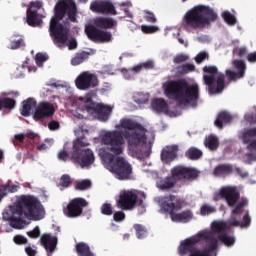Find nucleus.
Segmentation results:
<instances>
[{"mask_svg": "<svg viewBox=\"0 0 256 256\" xmlns=\"http://www.w3.org/2000/svg\"><path fill=\"white\" fill-rule=\"evenodd\" d=\"M26 235H28L30 239H39V237H41V229H39V226H35L33 230L26 232Z\"/></svg>", "mask_w": 256, "mask_h": 256, "instance_id": "nucleus-46", "label": "nucleus"}, {"mask_svg": "<svg viewBox=\"0 0 256 256\" xmlns=\"http://www.w3.org/2000/svg\"><path fill=\"white\" fill-rule=\"evenodd\" d=\"M144 19L148 23H157V18L155 17V14L149 10L144 11Z\"/></svg>", "mask_w": 256, "mask_h": 256, "instance_id": "nucleus-51", "label": "nucleus"}, {"mask_svg": "<svg viewBox=\"0 0 256 256\" xmlns=\"http://www.w3.org/2000/svg\"><path fill=\"white\" fill-rule=\"evenodd\" d=\"M134 229L136 231V237L138 239H145L147 237V228L141 224H135Z\"/></svg>", "mask_w": 256, "mask_h": 256, "instance_id": "nucleus-43", "label": "nucleus"}, {"mask_svg": "<svg viewBox=\"0 0 256 256\" xmlns=\"http://www.w3.org/2000/svg\"><path fill=\"white\" fill-rule=\"evenodd\" d=\"M152 109L156 113H168L169 112V104L163 98H156L152 100Z\"/></svg>", "mask_w": 256, "mask_h": 256, "instance_id": "nucleus-30", "label": "nucleus"}, {"mask_svg": "<svg viewBox=\"0 0 256 256\" xmlns=\"http://www.w3.org/2000/svg\"><path fill=\"white\" fill-rule=\"evenodd\" d=\"M212 233L215 237V235H218V240L221 241V243H224L226 247H233L235 245V235L233 234H227V231H229V226L227 225V222L225 221H214L211 226Z\"/></svg>", "mask_w": 256, "mask_h": 256, "instance_id": "nucleus-14", "label": "nucleus"}, {"mask_svg": "<svg viewBox=\"0 0 256 256\" xmlns=\"http://www.w3.org/2000/svg\"><path fill=\"white\" fill-rule=\"evenodd\" d=\"M102 143L106 145L108 151L113 155H122L124 151L123 145H125V136L123 132L119 130L107 131L102 136Z\"/></svg>", "mask_w": 256, "mask_h": 256, "instance_id": "nucleus-10", "label": "nucleus"}, {"mask_svg": "<svg viewBox=\"0 0 256 256\" xmlns=\"http://www.w3.org/2000/svg\"><path fill=\"white\" fill-rule=\"evenodd\" d=\"M113 219L116 223H121V221H125V212L117 211L113 214Z\"/></svg>", "mask_w": 256, "mask_h": 256, "instance_id": "nucleus-56", "label": "nucleus"}, {"mask_svg": "<svg viewBox=\"0 0 256 256\" xmlns=\"http://www.w3.org/2000/svg\"><path fill=\"white\" fill-rule=\"evenodd\" d=\"M90 9L94 13H101L102 15H117V10L112 2L106 0H96L90 4Z\"/></svg>", "mask_w": 256, "mask_h": 256, "instance_id": "nucleus-21", "label": "nucleus"}, {"mask_svg": "<svg viewBox=\"0 0 256 256\" xmlns=\"http://www.w3.org/2000/svg\"><path fill=\"white\" fill-rule=\"evenodd\" d=\"M185 157L190 159V161H197L203 157V151H201L199 148L191 147L185 152Z\"/></svg>", "mask_w": 256, "mask_h": 256, "instance_id": "nucleus-37", "label": "nucleus"}, {"mask_svg": "<svg viewBox=\"0 0 256 256\" xmlns=\"http://www.w3.org/2000/svg\"><path fill=\"white\" fill-rule=\"evenodd\" d=\"M84 107L87 113L93 115L98 121L106 123L113 113V108L105 104H97L91 97L84 98Z\"/></svg>", "mask_w": 256, "mask_h": 256, "instance_id": "nucleus-11", "label": "nucleus"}, {"mask_svg": "<svg viewBox=\"0 0 256 256\" xmlns=\"http://www.w3.org/2000/svg\"><path fill=\"white\" fill-rule=\"evenodd\" d=\"M200 11L202 13V17H205V19H207L208 21L207 25H210V23H215V21H217V12H214L213 9H211L209 6H200Z\"/></svg>", "mask_w": 256, "mask_h": 256, "instance_id": "nucleus-32", "label": "nucleus"}, {"mask_svg": "<svg viewBox=\"0 0 256 256\" xmlns=\"http://www.w3.org/2000/svg\"><path fill=\"white\" fill-rule=\"evenodd\" d=\"M75 83L77 89H80L81 91H87V89L97 87L99 82L97 80V76L94 74L83 72L77 77Z\"/></svg>", "mask_w": 256, "mask_h": 256, "instance_id": "nucleus-20", "label": "nucleus"}, {"mask_svg": "<svg viewBox=\"0 0 256 256\" xmlns=\"http://www.w3.org/2000/svg\"><path fill=\"white\" fill-rule=\"evenodd\" d=\"M234 169L236 171V175H238V177H241V179H247V177H249V172L244 171L240 167H235Z\"/></svg>", "mask_w": 256, "mask_h": 256, "instance_id": "nucleus-58", "label": "nucleus"}, {"mask_svg": "<svg viewBox=\"0 0 256 256\" xmlns=\"http://www.w3.org/2000/svg\"><path fill=\"white\" fill-rule=\"evenodd\" d=\"M208 20L201 12V6H196L186 12L184 16V27L187 29H205Z\"/></svg>", "mask_w": 256, "mask_h": 256, "instance_id": "nucleus-12", "label": "nucleus"}, {"mask_svg": "<svg viewBox=\"0 0 256 256\" xmlns=\"http://www.w3.org/2000/svg\"><path fill=\"white\" fill-rule=\"evenodd\" d=\"M154 201L159 205L160 213L170 215L172 221H176L177 223H189V221L193 219V212H191V210H185L177 214V211L183 209L185 201L176 195L169 194L166 196H158Z\"/></svg>", "mask_w": 256, "mask_h": 256, "instance_id": "nucleus-4", "label": "nucleus"}, {"mask_svg": "<svg viewBox=\"0 0 256 256\" xmlns=\"http://www.w3.org/2000/svg\"><path fill=\"white\" fill-rule=\"evenodd\" d=\"M206 59H209V54L205 51H202L198 53L197 56L195 57V62L198 65H201V63H203V61H205Z\"/></svg>", "mask_w": 256, "mask_h": 256, "instance_id": "nucleus-54", "label": "nucleus"}, {"mask_svg": "<svg viewBox=\"0 0 256 256\" xmlns=\"http://www.w3.org/2000/svg\"><path fill=\"white\" fill-rule=\"evenodd\" d=\"M222 18L230 26H233V25L237 24V18H235V15L231 14V12H229V11L223 12L222 13Z\"/></svg>", "mask_w": 256, "mask_h": 256, "instance_id": "nucleus-44", "label": "nucleus"}, {"mask_svg": "<svg viewBox=\"0 0 256 256\" xmlns=\"http://www.w3.org/2000/svg\"><path fill=\"white\" fill-rule=\"evenodd\" d=\"M25 252L28 256H35L37 255V250L33 249L31 246L25 248Z\"/></svg>", "mask_w": 256, "mask_h": 256, "instance_id": "nucleus-63", "label": "nucleus"}, {"mask_svg": "<svg viewBox=\"0 0 256 256\" xmlns=\"http://www.w3.org/2000/svg\"><path fill=\"white\" fill-rule=\"evenodd\" d=\"M256 137V127L245 128L239 132V139H241L244 145H249L250 142L254 141Z\"/></svg>", "mask_w": 256, "mask_h": 256, "instance_id": "nucleus-27", "label": "nucleus"}, {"mask_svg": "<svg viewBox=\"0 0 256 256\" xmlns=\"http://www.w3.org/2000/svg\"><path fill=\"white\" fill-rule=\"evenodd\" d=\"M177 185V181L171 176H167L166 178L160 180L158 187L161 189V191H169V189H173Z\"/></svg>", "mask_w": 256, "mask_h": 256, "instance_id": "nucleus-33", "label": "nucleus"}, {"mask_svg": "<svg viewBox=\"0 0 256 256\" xmlns=\"http://www.w3.org/2000/svg\"><path fill=\"white\" fill-rule=\"evenodd\" d=\"M71 183H72L71 176H69L67 174H64L61 176L60 182H59L60 187L67 188V187H69V185H71Z\"/></svg>", "mask_w": 256, "mask_h": 256, "instance_id": "nucleus-47", "label": "nucleus"}, {"mask_svg": "<svg viewBox=\"0 0 256 256\" xmlns=\"http://www.w3.org/2000/svg\"><path fill=\"white\" fill-rule=\"evenodd\" d=\"M164 93L168 99L177 101L179 105H197L199 101V85L189 84L185 79L171 80L164 84Z\"/></svg>", "mask_w": 256, "mask_h": 256, "instance_id": "nucleus-3", "label": "nucleus"}, {"mask_svg": "<svg viewBox=\"0 0 256 256\" xmlns=\"http://www.w3.org/2000/svg\"><path fill=\"white\" fill-rule=\"evenodd\" d=\"M247 61L249 63H256V52L249 53L247 55Z\"/></svg>", "mask_w": 256, "mask_h": 256, "instance_id": "nucleus-64", "label": "nucleus"}, {"mask_svg": "<svg viewBox=\"0 0 256 256\" xmlns=\"http://www.w3.org/2000/svg\"><path fill=\"white\" fill-rule=\"evenodd\" d=\"M89 55H91L89 52H79L71 59V65L77 66L81 65L83 61H86V59H89Z\"/></svg>", "mask_w": 256, "mask_h": 256, "instance_id": "nucleus-39", "label": "nucleus"}, {"mask_svg": "<svg viewBox=\"0 0 256 256\" xmlns=\"http://www.w3.org/2000/svg\"><path fill=\"white\" fill-rule=\"evenodd\" d=\"M89 143L83 142V139L78 138L73 142V151L71 154V159L74 163H78L82 168L91 167L95 163V154L91 149H83V147H88Z\"/></svg>", "mask_w": 256, "mask_h": 256, "instance_id": "nucleus-9", "label": "nucleus"}, {"mask_svg": "<svg viewBox=\"0 0 256 256\" xmlns=\"http://www.w3.org/2000/svg\"><path fill=\"white\" fill-rule=\"evenodd\" d=\"M55 115V106L51 102H40L33 114L34 121H43Z\"/></svg>", "mask_w": 256, "mask_h": 256, "instance_id": "nucleus-19", "label": "nucleus"}, {"mask_svg": "<svg viewBox=\"0 0 256 256\" xmlns=\"http://www.w3.org/2000/svg\"><path fill=\"white\" fill-rule=\"evenodd\" d=\"M172 177L177 181H195L199 178V172L195 168L177 165L171 169Z\"/></svg>", "mask_w": 256, "mask_h": 256, "instance_id": "nucleus-18", "label": "nucleus"}, {"mask_svg": "<svg viewBox=\"0 0 256 256\" xmlns=\"http://www.w3.org/2000/svg\"><path fill=\"white\" fill-rule=\"evenodd\" d=\"M231 121H233V116H231V114H229L228 112L222 111L218 114L214 125L218 129H223V125H227L231 123Z\"/></svg>", "mask_w": 256, "mask_h": 256, "instance_id": "nucleus-31", "label": "nucleus"}, {"mask_svg": "<svg viewBox=\"0 0 256 256\" xmlns=\"http://www.w3.org/2000/svg\"><path fill=\"white\" fill-rule=\"evenodd\" d=\"M235 168L233 164H219L213 170L214 177H227L228 175H232Z\"/></svg>", "mask_w": 256, "mask_h": 256, "instance_id": "nucleus-26", "label": "nucleus"}, {"mask_svg": "<svg viewBox=\"0 0 256 256\" xmlns=\"http://www.w3.org/2000/svg\"><path fill=\"white\" fill-rule=\"evenodd\" d=\"M225 199L228 207H235L241 199V193L237 186H223L219 192L213 195V201H221Z\"/></svg>", "mask_w": 256, "mask_h": 256, "instance_id": "nucleus-13", "label": "nucleus"}, {"mask_svg": "<svg viewBox=\"0 0 256 256\" xmlns=\"http://www.w3.org/2000/svg\"><path fill=\"white\" fill-rule=\"evenodd\" d=\"M141 31L144 32L146 35H149L151 33H157V31H159V28L157 26L142 25Z\"/></svg>", "mask_w": 256, "mask_h": 256, "instance_id": "nucleus-53", "label": "nucleus"}, {"mask_svg": "<svg viewBox=\"0 0 256 256\" xmlns=\"http://www.w3.org/2000/svg\"><path fill=\"white\" fill-rule=\"evenodd\" d=\"M249 225H251V216L245 214L242 218V223H240V227L243 229L244 227H249Z\"/></svg>", "mask_w": 256, "mask_h": 256, "instance_id": "nucleus-57", "label": "nucleus"}, {"mask_svg": "<svg viewBox=\"0 0 256 256\" xmlns=\"http://www.w3.org/2000/svg\"><path fill=\"white\" fill-rule=\"evenodd\" d=\"M67 15L69 21L77 23V4L74 0H59L54 7V16L50 20L49 33L54 45L63 47L69 41V28L59 21Z\"/></svg>", "mask_w": 256, "mask_h": 256, "instance_id": "nucleus-2", "label": "nucleus"}, {"mask_svg": "<svg viewBox=\"0 0 256 256\" xmlns=\"http://www.w3.org/2000/svg\"><path fill=\"white\" fill-rule=\"evenodd\" d=\"M40 243L42 247H44L47 256H53V253H55V250L57 249L58 239L57 236L44 233L40 237Z\"/></svg>", "mask_w": 256, "mask_h": 256, "instance_id": "nucleus-24", "label": "nucleus"}, {"mask_svg": "<svg viewBox=\"0 0 256 256\" xmlns=\"http://www.w3.org/2000/svg\"><path fill=\"white\" fill-rule=\"evenodd\" d=\"M204 145L210 151H217V149H219V137H217L215 135L208 136L205 139Z\"/></svg>", "mask_w": 256, "mask_h": 256, "instance_id": "nucleus-36", "label": "nucleus"}, {"mask_svg": "<svg viewBox=\"0 0 256 256\" xmlns=\"http://www.w3.org/2000/svg\"><path fill=\"white\" fill-rule=\"evenodd\" d=\"M117 27V21L113 18L97 17L94 19V25L85 27V33L94 43H109L113 39L111 32L103 31L101 29H113Z\"/></svg>", "mask_w": 256, "mask_h": 256, "instance_id": "nucleus-6", "label": "nucleus"}, {"mask_svg": "<svg viewBox=\"0 0 256 256\" xmlns=\"http://www.w3.org/2000/svg\"><path fill=\"white\" fill-rule=\"evenodd\" d=\"M202 240L203 233H198L195 236L185 239L178 247V255L185 256L187 253H191V251L195 250V245H197V243H201Z\"/></svg>", "mask_w": 256, "mask_h": 256, "instance_id": "nucleus-22", "label": "nucleus"}, {"mask_svg": "<svg viewBox=\"0 0 256 256\" xmlns=\"http://www.w3.org/2000/svg\"><path fill=\"white\" fill-rule=\"evenodd\" d=\"M186 61H189V56L186 54H178L173 59L175 65H181V63H185Z\"/></svg>", "mask_w": 256, "mask_h": 256, "instance_id": "nucleus-48", "label": "nucleus"}, {"mask_svg": "<svg viewBox=\"0 0 256 256\" xmlns=\"http://www.w3.org/2000/svg\"><path fill=\"white\" fill-rule=\"evenodd\" d=\"M15 105H17V102L15 99L12 98H0V111L2 109H15Z\"/></svg>", "mask_w": 256, "mask_h": 256, "instance_id": "nucleus-40", "label": "nucleus"}, {"mask_svg": "<svg viewBox=\"0 0 256 256\" xmlns=\"http://www.w3.org/2000/svg\"><path fill=\"white\" fill-rule=\"evenodd\" d=\"M101 213L102 215H107V216L113 215V206H111V204L109 203H104L101 206Z\"/></svg>", "mask_w": 256, "mask_h": 256, "instance_id": "nucleus-49", "label": "nucleus"}, {"mask_svg": "<svg viewBox=\"0 0 256 256\" xmlns=\"http://www.w3.org/2000/svg\"><path fill=\"white\" fill-rule=\"evenodd\" d=\"M13 241L16 245H27V238L23 235L14 236Z\"/></svg>", "mask_w": 256, "mask_h": 256, "instance_id": "nucleus-55", "label": "nucleus"}, {"mask_svg": "<svg viewBox=\"0 0 256 256\" xmlns=\"http://www.w3.org/2000/svg\"><path fill=\"white\" fill-rule=\"evenodd\" d=\"M247 205H249V200L247 198H242L241 201L232 210V215H241Z\"/></svg>", "mask_w": 256, "mask_h": 256, "instance_id": "nucleus-41", "label": "nucleus"}, {"mask_svg": "<svg viewBox=\"0 0 256 256\" xmlns=\"http://www.w3.org/2000/svg\"><path fill=\"white\" fill-rule=\"evenodd\" d=\"M102 161L111 173L119 179V181H127V179H131V175H133V167L129 162L121 157L115 156L113 153L106 152L102 155Z\"/></svg>", "mask_w": 256, "mask_h": 256, "instance_id": "nucleus-7", "label": "nucleus"}, {"mask_svg": "<svg viewBox=\"0 0 256 256\" xmlns=\"http://www.w3.org/2000/svg\"><path fill=\"white\" fill-rule=\"evenodd\" d=\"M196 67L194 64L191 63H185L180 66H177L175 68L176 74L179 76L188 75V73H193L195 71Z\"/></svg>", "mask_w": 256, "mask_h": 256, "instance_id": "nucleus-35", "label": "nucleus"}, {"mask_svg": "<svg viewBox=\"0 0 256 256\" xmlns=\"http://www.w3.org/2000/svg\"><path fill=\"white\" fill-rule=\"evenodd\" d=\"M137 205H139V207L143 205V200L139 199L137 193L133 191H124L119 195L117 207L122 209V211H131L135 209Z\"/></svg>", "mask_w": 256, "mask_h": 256, "instance_id": "nucleus-15", "label": "nucleus"}, {"mask_svg": "<svg viewBox=\"0 0 256 256\" xmlns=\"http://www.w3.org/2000/svg\"><path fill=\"white\" fill-rule=\"evenodd\" d=\"M120 126L125 131L122 132L124 139L128 143L129 149L139 153L143 145H147V135L145 134V128L139 122H135L129 118L120 120Z\"/></svg>", "mask_w": 256, "mask_h": 256, "instance_id": "nucleus-5", "label": "nucleus"}, {"mask_svg": "<svg viewBox=\"0 0 256 256\" xmlns=\"http://www.w3.org/2000/svg\"><path fill=\"white\" fill-rule=\"evenodd\" d=\"M89 205V202L85 198H74L72 199L66 207H63V214L69 219H77L83 215V209Z\"/></svg>", "mask_w": 256, "mask_h": 256, "instance_id": "nucleus-16", "label": "nucleus"}, {"mask_svg": "<svg viewBox=\"0 0 256 256\" xmlns=\"http://www.w3.org/2000/svg\"><path fill=\"white\" fill-rule=\"evenodd\" d=\"M27 23L30 27H39L41 19L37 16V10H27Z\"/></svg>", "mask_w": 256, "mask_h": 256, "instance_id": "nucleus-34", "label": "nucleus"}, {"mask_svg": "<svg viewBox=\"0 0 256 256\" xmlns=\"http://www.w3.org/2000/svg\"><path fill=\"white\" fill-rule=\"evenodd\" d=\"M203 71V81L208 87V92L210 95H220L225 90V75L219 72L217 66H204Z\"/></svg>", "mask_w": 256, "mask_h": 256, "instance_id": "nucleus-8", "label": "nucleus"}, {"mask_svg": "<svg viewBox=\"0 0 256 256\" xmlns=\"http://www.w3.org/2000/svg\"><path fill=\"white\" fill-rule=\"evenodd\" d=\"M34 221H41L45 217V208L41 201L33 195H21L13 206H10L9 212L3 213V219L9 221L14 229H21L25 221L29 218Z\"/></svg>", "mask_w": 256, "mask_h": 256, "instance_id": "nucleus-1", "label": "nucleus"}, {"mask_svg": "<svg viewBox=\"0 0 256 256\" xmlns=\"http://www.w3.org/2000/svg\"><path fill=\"white\" fill-rule=\"evenodd\" d=\"M211 213H217V208L209 204H204L200 208V214L205 217V215H211Z\"/></svg>", "mask_w": 256, "mask_h": 256, "instance_id": "nucleus-45", "label": "nucleus"}, {"mask_svg": "<svg viewBox=\"0 0 256 256\" xmlns=\"http://www.w3.org/2000/svg\"><path fill=\"white\" fill-rule=\"evenodd\" d=\"M25 47H26L25 36L19 35V34H14L10 38L9 49H12V51H15L17 49H25Z\"/></svg>", "mask_w": 256, "mask_h": 256, "instance_id": "nucleus-29", "label": "nucleus"}, {"mask_svg": "<svg viewBox=\"0 0 256 256\" xmlns=\"http://www.w3.org/2000/svg\"><path fill=\"white\" fill-rule=\"evenodd\" d=\"M232 65L237 69V72L227 69L225 73L228 80L238 81V79H243V77H245V71H247V64H245V61L236 59L233 60Z\"/></svg>", "mask_w": 256, "mask_h": 256, "instance_id": "nucleus-23", "label": "nucleus"}, {"mask_svg": "<svg viewBox=\"0 0 256 256\" xmlns=\"http://www.w3.org/2000/svg\"><path fill=\"white\" fill-rule=\"evenodd\" d=\"M141 65H142V69H154L155 68V64L151 60H148V61L142 63Z\"/></svg>", "mask_w": 256, "mask_h": 256, "instance_id": "nucleus-62", "label": "nucleus"}, {"mask_svg": "<svg viewBox=\"0 0 256 256\" xmlns=\"http://www.w3.org/2000/svg\"><path fill=\"white\" fill-rule=\"evenodd\" d=\"M76 191H87V189H91V180H82L78 181L75 184Z\"/></svg>", "mask_w": 256, "mask_h": 256, "instance_id": "nucleus-42", "label": "nucleus"}, {"mask_svg": "<svg viewBox=\"0 0 256 256\" xmlns=\"http://www.w3.org/2000/svg\"><path fill=\"white\" fill-rule=\"evenodd\" d=\"M202 239L206 242L203 250L194 249L189 256H213L217 251L218 240L211 232H203Z\"/></svg>", "mask_w": 256, "mask_h": 256, "instance_id": "nucleus-17", "label": "nucleus"}, {"mask_svg": "<svg viewBox=\"0 0 256 256\" xmlns=\"http://www.w3.org/2000/svg\"><path fill=\"white\" fill-rule=\"evenodd\" d=\"M134 101H135V103H137L138 105H145V103H147V101H149V99L147 98V96H145V94H143V93H138V94L134 97Z\"/></svg>", "mask_w": 256, "mask_h": 256, "instance_id": "nucleus-52", "label": "nucleus"}, {"mask_svg": "<svg viewBox=\"0 0 256 256\" xmlns=\"http://www.w3.org/2000/svg\"><path fill=\"white\" fill-rule=\"evenodd\" d=\"M61 127V125L59 124L58 121L56 120H52L49 124H48V129H50V131H57V129H59Z\"/></svg>", "mask_w": 256, "mask_h": 256, "instance_id": "nucleus-59", "label": "nucleus"}, {"mask_svg": "<svg viewBox=\"0 0 256 256\" xmlns=\"http://www.w3.org/2000/svg\"><path fill=\"white\" fill-rule=\"evenodd\" d=\"M37 107V100L35 98H28L22 102L21 108V116L22 117H29L31 115V110L36 109Z\"/></svg>", "mask_w": 256, "mask_h": 256, "instance_id": "nucleus-28", "label": "nucleus"}, {"mask_svg": "<svg viewBox=\"0 0 256 256\" xmlns=\"http://www.w3.org/2000/svg\"><path fill=\"white\" fill-rule=\"evenodd\" d=\"M179 151L178 145L166 146L161 151V161L163 163H171L177 159V152Z\"/></svg>", "mask_w": 256, "mask_h": 256, "instance_id": "nucleus-25", "label": "nucleus"}, {"mask_svg": "<svg viewBox=\"0 0 256 256\" xmlns=\"http://www.w3.org/2000/svg\"><path fill=\"white\" fill-rule=\"evenodd\" d=\"M48 60H49V56L47 54H43V53L36 54V64L38 65V67H41V65H43L45 61H48Z\"/></svg>", "mask_w": 256, "mask_h": 256, "instance_id": "nucleus-50", "label": "nucleus"}, {"mask_svg": "<svg viewBox=\"0 0 256 256\" xmlns=\"http://www.w3.org/2000/svg\"><path fill=\"white\" fill-rule=\"evenodd\" d=\"M68 49L69 51H73L74 49H77V40L75 38H71L68 41Z\"/></svg>", "mask_w": 256, "mask_h": 256, "instance_id": "nucleus-61", "label": "nucleus"}, {"mask_svg": "<svg viewBox=\"0 0 256 256\" xmlns=\"http://www.w3.org/2000/svg\"><path fill=\"white\" fill-rule=\"evenodd\" d=\"M14 145H19L21 143H23V141H25V134H16L14 136Z\"/></svg>", "mask_w": 256, "mask_h": 256, "instance_id": "nucleus-60", "label": "nucleus"}, {"mask_svg": "<svg viewBox=\"0 0 256 256\" xmlns=\"http://www.w3.org/2000/svg\"><path fill=\"white\" fill-rule=\"evenodd\" d=\"M76 253L78 256H93L91 248L84 242L76 244Z\"/></svg>", "mask_w": 256, "mask_h": 256, "instance_id": "nucleus-38", "label": "nucleus"}]
</instances>
